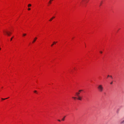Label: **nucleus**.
<instances>
[{
  "mask_svg": "<svg viewBox=\"0 0 124 124\" xmlns=\"http://www.w3.org/2000/svg\"><path fill=\"white\" fill-rule=\"evenodd\" d=\"M82 90H79V92H76V95L77 96V99L80 101H82L83 99V97L82 95H80L79 94H80V93L81 92Z\"/></svg>",
  "mask_w": 124,
  "mask_h": 124,
  "instance_id": "f257e3e1",
  "label": "nucleus"
},
{
  "mask_svg": "<svg viewBox=\"0 0 124 124\" xmlns=\"http://www.w3.org/2000/svg\"><path fill=\"white\" fill-rule=\"evenodd\" d=\"M97 88L99 91L100 92H102L104 89L103 85H99L98 86Z\"/></svg>",
  "mask_w": 124,
  "mask_h": 124,
  "instance_id": "f03ea898",
  "label": "nucleus"
},
{
  "mask_svg": "<svg viewBox=\"0 0 124 124\" xmlns=\"http://www.w3.org/2000/svg\"><path fill=\"white\" fill-rule=\"evenodd\" d=\"M4 32H5L6 33L7 35L8 36H10V34H11V33L10 32H9V33H8V32L7 31H4Z\"/></svg>",
  "mask_w": 124,
  "mask_h": 124,
  "instance_id": "7ed1b4c3",
  "label": "nucleus"
},
{
  "mask_svg": "<svg viewBox=\"0 0 124 124\" xmlns=\"http://www.w3.org/2000/svg\"><path fill=\"white\" fill-rule=\"evenodd\" d=\"M37 37H35L34 39V40H33V41H32V43H34L35 41H36V39H37Z\"/></svg>",
  "mask_w": 124,
  "mask_h": 124,
  "instance_id": "20e7f679",
  "label": "nucleus"
},
{
  "mask_svg": "<svg viewBox=\"0 0 124 124\" xmlns=\"http://www.w3.org/2000/svg\"><path fill=\"white\" fill-rule=\"evenodd\" d=\"M57 42H55V41H54L53 42V44H52L51 45V46H52L54 45V44H56V43H57Z\"/></svg>",
  "mask_w": 124,
  "mask_h": 124,
  "instance_id": "39448f33",
  "label": "nucleus"
},
{
  "mask_svg": "<svg viewBox=\"0 0 124 124\" xmlns=\"http://www.w3.org/2000/svg\"><path fill=\"white\" fill-rule=\"evenodd\" d=\"M55 18V17L53 16V17H52V18H51L49 20V21H52V20Z\"/></svg>",
  "mask_w": 124,
  "mask_h": 124,
  "instance_id": "423d86ee",
  "label": "nucleus"
},
{
  "mask_svg": "<svg viewBox=\"0 0 124 124\" xmlns=\"http://www.w3.org/2000/svg\"><path fill=\"white\" fill-rule=\"evenodd\" d=\"M65 116H64L63 117L62 119V121H64V119H65Z\"/></svg>",
  "mask_w": 124,
  "mask_h": 124,
  "instance_id": "0eeeda50",
  "label": "nucleus"
},
{
  "mask_svg": "<svg viewBox=\"0 0 124 124\" xmlns=\"http://www.w3.org/2000/svg\"><path fill=\"white\" fill-rule=\"evenodd\" d=\"M9 98V97H8V98H5V99H4V98H1V99L2 100H5L7 99H8V98Z\"/></svg>",
  "mask_w": 124,
  "mask_h": 124,
  "instance_id": "6e6552de",
  "label": "nucleus"
},
{
  "mask_svg": "<svg viewBox=\"0 0 124 124\" xmlns=\"http://www.w3.org/2000/svg\"><path fill=\"white\" fill-rule=\"evenodd\" d=\"M124 123V120L120 122V124H122Z\"/></svg>",
  "mask_w": 124,
  "mask_h": 124,
  "instance_id": "1a4fd4ad",
  "label": "nucleus"
},
{
  "mask_svg": "<svg viewBox=\"0 0 124 124\" xmlns=\"http://www.w3.org/2000/svg\"><path fill=\"white\" fill-rule=\"evenodd\" d=\"M26 35V34L25 33H24L23 34V36H25Z\"/></svg>",
  "mask_w": 124,
  "mask_h": 124,
  "instance_id": "9d476101",
  "label": "nucleus"
},
{
  "mask_svg": "<svg viewBox=\"0 0 124 124\" xmlns=\"http://www.w3.org/2000/svg\"><path fill=\"white\" fill-rule=\"evenodd\" d=\"M31 5L30 4H29L28 6V7H31Z\"/></svg>",
  "mask_w": 124,
  "mask_h": 124,
  "instance_id": "9b49d317",
  "label": "nucleus"
},
{
  "mask_svg": "<svg viewBox=\"0 0 124 124\" xmlns=\"http://www.w3.org/2000/svg\"><path fill=\"white\" fill-rule=\"evenodd\" d=\"M72 98H73L75 100L76 98L77 99V98L75 97H72Z\"/></svg>",
  "mask_w": 124,
  "mask_h": 124,
  "instance_id": "f8f14e48",
  "label": "nucleus"
},
{
  "mask_svg": "<svg viewBox=\"0 0 124 124\" xmlns=\"http://www.w3.org/2000/svg\"><path fill=\"white\" fill-rule=\"evenodd\" d=\"M119 111V109H117V113H118V112Z\"/></svg>",
  "mask_w": 124,
  "mask_h": 124,
  "instance_id": "ddd939ff",
  "label": "nucleus"
},
{
  "mask_svg": "<svg viewBox=\"0 0 124 124\" xmlns=\"http://www.w3.org/2000/svg\"><path fill=\"white\" fill-rule=\"evenodd\" d=\"M31 10V8H28V10Z\"/></svg>",
  "mask_w": 124,
  "mask_h": 124,
  "instance_id": "4468645a",
  "label": "nucleus"
},
{
  "mask_svg": "<svg viewBox=\"0 0 124 124\" xmlns=\"http://www.w3.org/2000/svg\"><path fill=\"white\" fill-rule=\"evenodd\" d=\"M13 38V37H12L10 39L11 41L12 40V39Z\"/></svg>",
  "mask_w": 124,
  "mask_h": 124,
  "instance_id": "2eb2a0df",
  "label": "nucleus"
},
{
  "mask_svg": "<svg viewBox=\"0 0 124 124\" xmlns=\"http://www.w3.org/2000/svg\"><path fill=\"white\" fill-rule=\"evenodd\" d=\"M34 92L35 93H36L37 92V91H34Z\"/></svg>",
  "mask_w": 124,
  "mask_h": 124,
  "instance_id": "dca6fc26",
  "label": "nucleus"
},
{
  "mask_svg": "<svg viewBox=\"0 0 124 124\" xmlns=\"http://www.w3.org/2000/svg\"><path fill=\"white\" fill-rule=\"evenodd\" d=\"M110 84H113V82H112L111 83H110Z\"/></svg>",
  "mask_w": 124,
  "mask_h": 124,
  "instance_id": "f3484780",
  "label": "nucleus"
},
{
  "mask_svg": "<svg viewBox=\"0 0 124 124\" xmlns=\"http://www.w3.org/2000/svg\"><path fill=\"white\" fill-rule=\"evenodd\" d=\"M58 121H59V122H60L61 121V120H58Z\"/></svg>",
  "mask_w": 124,
  "mask_h": 124,
  "instance_id": "a211bd4d",
  "label": "nucleus"
},
{
  "mask_svg": "<svg viewBox=\"0 0 124 124\" xmlns=\"http://www.w3.org/2000/svg\"><path fill=\"white\" fill-rule=\"evenodd\" d=\"M100 52L101 53H101H102V51H100Z\"/></svg>",
  "mask_w": 124,
  "mask_h": 124,
  "instance_id": "6ab92c4d",
  "label": "nucleus"
},
{
  "mask_svg": "<svg viewBox=\"0 0 124 124\" xmlns=\"http://www.w3.org/2000/svg\"><path fill=\"white\" fill-rule=\"evenodd\" d=\"M110 77H111V78H112V76H110Z\"/></svg>",
  "mask_w": 124,
  "mask_h": 124,
  "instance_id": "aec40b11",
  "label": "nucleus"
},
{
  "mask_svg": "<svg viewBox=\"0 0 124 124\" xmlns=\"http://www.w3.org/2000/svg\"><path fill=\"white\" fill-rule=\"evenodd\" d=\"M102 2H101V4H100V6L101 5V4H102Z\"/></svg>",
  "mask_w": 124,
  "mask_h": 124,
  "instance_id": "412c9836",
  "label": "nucleus"
},
{
  "mask_svg": "<svg viewBox=\"0 0 124 124\" xmlns=\"http://www.w3.org/2000/svg\"><path fill=\"white\" fill-rule=\"evenodd\" d=\"M109 76H110L109 75H108V77H109Z\"/></svg>",
  "mask_w": 124,
  "mask_h": 124,
  "instance_id": "4be33fe9",
  "label": "nucleus"
}]
</instances>
